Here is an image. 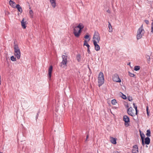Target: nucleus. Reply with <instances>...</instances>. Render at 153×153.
I'll list each match as a JSON object with an SVG mask.
<instances>
[{
    "label": "nucleus",
    "instance_id": "obj_1",
    "mask_svg": "<svg viewBox=\"0 0 153 153\" xmlns=\"http://www.w3.org/2000/svg\"><path fill=\"white\" fill-rule=\"evenodd\" d=\"M14 55L18 59H19L20 58L21 52L20 49L18 47L17 44H15L14 42Z\"/></svg>",
    "mask_w": 153,
    "mask_h": 153
},
{
    "label": "nucleus",
    "instance_id": "obj_2",
    "mask_svg": "<svg viewBox=\"0 0 153 153\" xmlns=\"http://www.w3.org/2000/svg\"><path fill=\"white\" fill-rule=\"evenodd\" d=\"M98 86L100 87L102 85L104 82V76L103 73L100 72L98 75Z\"/></svg>",
    "mask_w": 153,
    "mask_h": 153
},
{
    "label": "nucleus",
    "instance_id": "obj_3",
    "mask_svg": "<svg viewBox=\"0 0 153 153\" xmlns=\"http://www.w3.org/2000/svg\"><path fill=\"white\" fill-rule=\"evenodd\" d=\"M113 80L116 82H121L118 74H114L112 76Z\"/></svg>",
    "mask_w": 153,
    "mask_h": 153
},
{
    "label": "nucleus",
    "instance_id": "obj_4",
    "mask_svg": "<svg viewBox=\"0 0 153 153\" xmlns=\"http://www.w3.org/2000/svg\"><path fill=\"white\" fill-rule=\"evenodd\" d=\"M123 120L125 122V125L126 126L129 125L128 123L130 122L129 117L126 115H124L123 117Z\"/></svg>",
    "mask_w": 153,
    "mask_h": 153
},
{
    "label": "nucleus",
    "instance_id": "obj_5",
    "mask_svg": "<svg viewBox=\"0 0 153 153\" xmlns=\"http://www.w3.org/2000/svg\"><path fill=\"white\" fill-rule=\"evenodd\" d=\"M76 27L79 28V30L78 31V33H75V35L76 36H79V33H81L82 30L84 28V26L81 23L79 24L77 26H76Z\"/></svg>",
    "mask_w": 153,
    "mask_h": 153
},
{
    "label": "nucleus",
    "instance_id": "obj_6",
    "mask_svg": "<svg viewBox=\"0 0 153 153\" xmlns=\"http://www.w3.org/2000/svg\"><path fill=\"white\" fill-rule=\"evenodd\" d=\"M93 39L97 41V42L98 43L99 42L100 40V38L99 36V34L98 32H96L94 33Z\"/></svg>",
    "mask_w": 153,
    "mask_h": 153
},
{
    "label": "nucleus",
    "instance_id": "obj_7",
    "mask_svg": "<svg viewBox=\"0 0 153 153\" xmlns=\"http://www.w3.org/2000/svg\"><path fill=\"white\" fill-rule=\"evenodd\" d=\"M133 111H134V110L131 107H130L128 109L127 113L129 115L134 117L135 116V115Z\"/></svg>",
    "mask_w": 153,
    "mask_h": 153
},
{
    "label": "nucleus",
    "instance_id": "obj_8",
    "mask_svg": "<svg viewBox=\"0 0 153 153\" xmlns=\"http://www.w3.org/2000/svg\"><path fill=\"white\" fill-rule=\"evenodd\" d=\"M93 42L95 50L97 51H99L100 49V48L99 45L97 44L98 42L95 40H93Z\"/></svg>",
    "mask_w": 153,
    "mask_h": 153
},
{
    "label": "nucleus",
    "instance_id": "obj_9",
    "mask_svg": "<svg viewBox=\"0 0 153 153\" xmlns=\"http://www.w3.org/2000/svg\"><path fill=\"white\" fill-rule=\"evenodd\" d=\"M144 30L143 29V25H142L138 29L137 31V33L140 34H143Z\"/></svg>",
    "mask_w": 153,
    "mask_h": 153
},
{
    "label": "nucleus",
    "instance_id": "obj_10",
    "mask_svg": "<svg viewBox=\"0 0 153 153\" xmlns=\"http://www.w3.org/2000/svg\"><path fill=\"white\" fill-rule=\"evenodd\" d=\"M138 148L137 145H135L133 147V149L132 150V153H138Z\"/></svg>",
    "mask_w": 153,
    "mask_h": 153
},
{
    "label": "nucleus",
    "instance_id": "obj_11",
    "mask_svg": "<svg viewBox=\"0 0 153 153\" xmlns=\"http://www.w3.org/2000/svg\"><path fill=\"white\" fill-rule=\"evenodd\" d=\"M53 71V66L52 65H51L49 68L48 72V76L51 79V75H52V71Z\"/></svg>",
    "mask_w": 153,
    "mask_h": 153
},
{
    "label": "nucleus",
    "instance_id": "obj_12",
    "mask_svg": "<svg viewBox=\"0 0 153 153\" xmlns=\"http://www.w3.org/2000/svg\"><path fill=\"white\" fill-rule=\"evenodd\" d=\"M84 46H86L88 47V53H91V51L90 50V46L89 45L87 41L86 40H85L84 41Z\"/></svg>",
    "mask_w": 153,
    "mask_h": 153
},
{
    "label": "nucleus",
    "instance_id": "obj_13",
    "mask_svg": "<svg viewBox=\"0 0 153 153\" xmlns=\"http://www.w3.org/2000/svg\"><path fill=\"white\" fill-rule=\"evenodd\" d=\"M73 28H74V31L73 32V33H74V36H76V37H78L80 35V34L81 33H79V36H76V35H75V33H78V31L79 30H78V28H77V27H73Z\"/></svg>",
    "mask_w": 153,
    "mask_h": 153
},
{
    "label": "nucleus",
    "instance_id": "obj_14",
    "mask_svg": "<svg viewBox=\"0 0 153 153\" xmlns=\"http://www.w3.org/2000/svg\"><path fill=\"white\" fill-rule=\"evenodd\" d=\"M67 61L64 60H62V62H61L59 66L60 67H62L63 65V67L66 66H67Z\"/></svg>",
    "mask_w": 153,
    "mask_h": 153
},
{
    "label": "nucleus",
    "instance_id": "obj_15",
    "mask_svg": "<svg viewBox=\"0 0 153 153\" xmlns=\"http://www.w3.org/2000/svg\"><path fill=\"white\" fill-rule=\"evenodd\" d=\"M117 139L112 137H110V141L113 144H116L117 143L116 142Z\"/></svg>",
    "mask_w": 153,
    "mask_h": 153
},
{
    "label": "nucleus",
    "instance_id": "obj_16",
    "mask_svg": "<svg viewBox=\"0 0 153 153\" xmlns=\"http://www.w3.org/2000/svg\"><path fill=\"white\" fill-rule=\"evenodd\" d=\"M50 1L52 7L55 8L56 6V0H50Z\"/></svg>",
    "mask_w": 153,
    "mask_h": 153
},
{
    "label": "nucleus",
    "instance_id": "obj_17",
    "mask_svg": "<svg viewBox=\"0 0 153 153\" xmlns=\"http://www.w3.org/2000/svg\"><path fill=\"white\" fill-rule=\"evenodd\" d=\"M145 143L146 145H149V144L150 142V140L149 137H146L144 139Z\"/></svg>",
    "mask_w": 153,
    "mask_h": 153
},
{
    "label": "nucleus",
    "instance_id": "obj_18",
    "mask_svg": "<svg viewBox=\"0 0 153 153\" xmlns=\"http://www.w3.org/2000/svg\"><path fill=\"white\" fill-rule=\"evenodd\" d=\"M15 8H16L18 11L20 12L21 13L22 12V8L19 4H16V6Z\"/></svg>",
    "mask_w": 153,
    "mask_h": 153
},
{
    "label": "nucleus",
    "instance_id": "obj_19",
    "mask_svg": "<svg viewBox=\"0 0 153 153\" xmlns=\"http://www.w3.org/2000/svg\"><path fill=\"white\" fill-rule=\"evenodd\" d=\"M9 4L10 5L12 6L13 8H15L16 3L11 0H10L9 1Z\"/></svg>",
    "mask_w": 153,
    "mask_h": 153
},
{
    "label": "nucleus",
    "instance_id": "obj_20",
    "mask_svg": "<svg viewBox=\"0 0 153 153\" xmlns=\"http://www.w3.org/2000/svg\"><path fill=\"white\" fill-rule=\"evenodd\" d=\"M65 55H63L62 56V60H64L68 61L67 60V57L68 56L66 55V53H64Z\"/></svg>",
    "mask_w": 153,
    "mask_h": 153
},
{
    "label": "nucleus",
    "instance_id": "obj_21",
    "mask_svg": "<svg viewBox=\"0 0 153 153\" xmlns=\"http://www.w3.org/2000/svg\"><path fill=\"white\" fill-rule=\"evenodd\" d=\"M26 22H24V19H23L21 22V25L23 28L25 29L26 27Z\"/></svg>",
    "mask_w": 153,
    "mask_h": 153
},
{
    "label": "nucleus",
    "instance_id": "obj_22",
    "mask_svg": "<svg viewBox=\"0 0 153 153\" xmlns=\"http://www.w3.org/2000/svg\"><path fill=\"white\" fill-rule=\"evenodd\" d=\"M108 27L109 28V32H112L113 31V29L111 25L109 22H108Z\"/></svg>",
    "mask_w": 153,
    "mask_h": 153
},
{
    "label": "nucleus",
    "instance_id": "obj_23",
    "mask_svg": "<svg viewBox=\"0 0 153 153\" xmlns=\"http://www.w3.org/2000/svg\"><path fill=\"white\" fill-rule=\"evenodd\" d=\"M143 34H140L138 33H137V40L139 39L142 38V37L143 35Z\"/></svg>",
    "mask_w": 153,
    "mask_h": 153
},
{
    "label": "nucleus",
    "instance_id": "obj_24",
    "mask_svg": "<svg viewBox=\"0 0 153 153\" xmlns=\"http://www.w3.org/2000/svg\"><path fill=\"white\" fill-rule=\"evenodd\" d=\"M140 134L141 140H144V138L145 137V134L143 133H141L140 131Z\"/></svg>",
    "mask_w": 153,
    "mask_h": 153
},
{
    "label": "nucleus",
    "instance_id": "obj_25",
    "mask_svg": "<svg viewBox=\"0 0 153 153\" xmlns=\"http://www.w3.org/2000/svg\"><path fill=\"white\" fill-rule=\"evenodd\" d=\"M146 134L148 137L151 136V131L150 130L148 129L147 130Z\"/></svg>",
    "mask_w": 153,
    "mask_h": 153
},
{
    "label": "nucleus",
    "instance_id": "obj_26",
    "mask_svg": "<svg viewBox=\"0 0 153 153\" xmlns=\"http://www.w3.org/2000/svg\"><path fill=\"white\" fill-rule=\"evenodd\" d=\"M80 55L79 54H77L76 56V59L78 62H79L80 60Z\"/></svg>",
    "mask_w": 153,
    "mask_h": 153
},
{
    "label": "nucleus",
    "instance_id": "obj_27",
    "mask_svg": "<svg viewBox=\"0 0 153 153\" xmlns=\"http://www.w3.org/2000/svg\"><path fill=\"white\" fill-rule=\"evenodd\" d=\"M140 69V67L139 66H135L134 67V70L135 71H137L139 70Z\"/></svg>",
    "mask_w": 153,
    "mask_h": 153
},
{
    "label": "nucleus",
    "instance_id": "obj_28",
    "mask_svg": "<svg viewBox=\"0 0 153 153\" xmlns=\"http://www.w3.org/2000/svg\"><path fill=\"white\" fill-rule=\"evenodd\" d=\"M11 60L13 61H16V59L13 56L10 57Z\"/></svg>",
    "mask_w": 153,
    "mask_h": 153
},
{
    "label": "nucleus",
    "instance_id": "obj_29",
    "mask_svg": "<svg viewBox=\"0 0 153 153\" xmlns=\"http://www.w3.org/2000/svg\"><path fill=\"white\" fill-rule=\"evenodd\" d=\"M128 75H129L131 76V77H134L135 76V75L133 74H132V73H131V72H130L129 71L128 72Z\"/></svg>",
    "mask_w": 153,
    "mask_h": 153
},
{
    "label": "nucleus",
    "instance_id": "obj_30",
    "mask_svg": "<svg viewBox=\"0 0 153 153\" xmlns=\"http://www.w3.org/2000/svg\"><path fill=\"white\" fill-rule=\"evenodd\" d=\"M117 103V101L115 99H113L111 100V103L113 105H115Z\"/></svg>",
    "mask_w": 153,
    "mask_h": 153
},
{
    "label": "nucleus",
    "instance_id": "obj_31",
    "mask_svg": "<svg viewBox=\"0 0 153 153\" xmlns=\"http://www.w3.org/2000/svg\"><path fill=\"white\" fill-rule=\"evenodd\" d=\"M40 113V111L39 110L36 114V120H37V119L38 118V117H39V113Z\"/></svg>",
    "mask_w": 153,
    "mask_h": 153
},
{
    "label": "nucleus",
    "instance_id": "obj_32",
    "mask_svg": "<svg viewBox=\"0 0 153 153\" xmlns=\"http://www.w3.org/2000/svg\"><path fill=\"white\" fill-rule=\"evenodd\" d=\"M146 58H147V62H148V63H149L150 61V59L149 56H147L146 57Z\"/></svg>",
    "mask_w": 153,
    "mask_h": 153
},
{
    "label": "nucleus",
    "instance_id": "obj_33",
    "mask_svg": "<svg viewBox=\"0 0 153 153\" xmlns=\"http://www.w3.org/2000/svg\"><path fill=\"white\" fill-rule=\"evenodd\" d=\"M122 94V95L121 96V97L123 99H126L127 98L126 96V95L122 93H121Z\"/></svg>",
    "mask_w": 153,
    "mask_h": 153
},
{
    "label": "nucleus",
    "instance_id": "obj_34",
    "mask_svg": "<svg viewBox=\"0 0 153 153\" xmlns=\"http://www.w3.org/2000/svg\"><path fill=\"white\" fill-rule=\"evenodd\" d=\"M127 98L128 100L130 101H131L132 100V98L131 97L128 96Z\"/></svg>",
    "mask_w": 153,
    "mask_h": 153
},
{
    "label": "nucleus",
    "instance_id": "obj_35",
    "mask_svg": "<svg viewBox=\"0 0 153 153\" xmlns=\"http://www.w3.org/2000/svg\"><path fill=\"white\" fill-rule=\"evenodd\" d=\"M133 105H134V108H135V111H137V106L136 105L135 103H133Z\"/></svg>",
    "mask_w": 153,
    "mask_h": 153
},
{
    "label": "nucleus",
    "instance_id": "obj_36",
    "mask_svg": "<svg viewBox=\"0 0 153 153\" xmlns=\"http://www.w3.org/2000/svg\"><path fill=\"white\" fill-rule=\"evenodd\" d=\"M151 32H153V22H152L151 27Z\"/></svg>",
    "mask_w": 153,
    "mask_h": 153
},
{
    "label": "nucleus",
    "instance_id": "obj_37",
    "mask_svg": "<svg viewBox=\"0 0 153 153\" xmlns=\"http://www.w3.org/2000/svg\"><path fill=\"white\" fill-rule=\"evenodd\" d=\"M144 22L147 25H148L149 24V20H145Z\"/></svg>",
    "mask_w": 153,
    "mask_h": 153
},
{
    "label": "nucleus",
    "instance_id": "obj_38",
    "mask_svg": "<svg viewBox=\"0 0 153 153\" xmlns=\"http://www.w3.org/2000/svg\"><path fill=\"white\" fill-rule=\"evenodd\" d=\"M29 13L30 15L33 14V12L32 10H30L29 11Z\"/></svg>",
    "mask_w": 153,
    "mask_h": 153
},
{
    "label": "nucleus",
    "instance_id": "obj_39",
    "mask_svg": "<svg viewBox=\"0 0 153 153\" xmlns=\"http://www.w3.org/2000/svg\"><path fill=\"white\" fill-rule=\"evenodd\" d=\"M146 111H147V115L148 116L149 113V111H148V106H147L146 107Z\"/></svg>",
    "mask_w": 153,
    "mask_h": 153
},
{
    "label": "nucleus",
    "instance_id": "obj_40",
    "mask_svg": "<svg viewBox=\"0 0 153 153\" xmlns=\"http://www.w3.org/2000/svg\"><path fill=\"white\" fill-rule=\"evenodd\" d=\"M89 37V36L88 35H86L84 38L86 39H88Z\"/></svg>",
    "mask_w": 153,
    "mask_h": 153
},
{
    "label": "nucleus",
    "instance_id": "obj_41",
    "mask_svg": "<svg viewBox=\"0 0 153 153\" xmlns=\"http://www.w3.org/2000/svg\"><path fill=\"white\" fill-rule=\"evenodd\" d=\"M142 145L143 146H144L145 145V142H144V140H142Z\"/></svg>",
    "mask_w": 153,
    "mask_h": 153
},
{
    "label": "nucleus",
    "instance_id": "obj_42",
    "mask_svg": "<svg viewBox=\"0 0 153 153\" xmlns=\"http://www.w3.org/2000/svg\"><path fill=\"white\" fill-rule=\"evenodd\" d=\"M30 15V17L31 18H33V14H32V15Z\"/></svg>",
    "mask_w": 153,
    "mask_h": 153
},
{
    "label": "nucleus",
    "instance_id": "obj_43",
    "mask_svg": "<svg viewBox=\"0 0 153 153\" xmlns=\"http://www.w3.org/2000/svg\"><path fill=\"white\" fill-rule=\"evenodd\" d=\"M136 111V113H135V114L136 115H137V114H138V110H137V111Z\"/></svg>",
    "mask_w": 153,
    "mask_h": 153
},
{
    "label": "nucleus",
    "instance_id": "obj_44",
    "mask_svg": "<svg viewBox=\"0 0 153 153\" xmlns=\"http://www.w3.org/2000/svg\"><path fill=\"white\" fill-rule=\"evenodd\" d=\"M113 153H120L119 152H118V151H115L113 152Z\"/></svg>",
    "mask_w": 153,
    "mask_h": 153
},
{
    "label": "nucleus",
    "instance_id": "obj_45",
    "mask_svg": "<svg viewBox=\"0 0 153 153\" xmlns=\"http://www.w3.org/2000/svg\"><path fill=\"white\" fill-rule=\"evenodd\" d=\"M107 11L108 13H110V11L109 10H108Z\"/></svg>",
    "mask_w": 153,
    "mask_h": 153
},
{
    "label": "nucleus",
    "instance_id": "obj_46",
    "mask_svg": "<svg viewBox=\"0 0 153 153\" xmlns=\"http://www.w3.org/2000/svg\"><path fill=\"white\" fill-rule=\"evenodd\" d=\"M89 137V136H88V135H87L86 136V140L88 138V137Z\"/></svg>",
    "mask_w": 153,
    "mask_h": 153
},
{
    "label": "nucleus",
    "instance_id": "obj_47",
    "mask_svg": "<svg viewBox=\"0 0 153 153\" xmlns=\"http://www.w3.org/2000/svg\"><path fill=\"white\" fill-rule=\"evenodd\" d=\"M126 107L127 108H129L128 107H129V106L128 105H127L126 106Z\"/></svg>",
    "mask_w": 153,
    "mask_h": 153
},
{
    "label": "nucleus",
    "instance_id": "obj_48",
    "mask_svg": "<svg viewBox=\"0 0 153 153\" xmlns=\"http://www.w3.org/2000/svg\"><path fill=\"white\" fill-rule=\"evenodd\" d=\"M128 65H130V62H129L128 64Z\"/></svg>",
    "mask_w": 153,
    "mask_h": 153
},
{
    "label": "nucleus",
    "instance_id": "obj_49",
    "mask_svg": "<svg viewBox=\"0 0 153 153\" xmlns=\"http://www.w3.org/2000/svg\"><path fill=\"white\" fill-rule=\"evenodd\" d=\"M146 146L147 147H148L147 145H146Z\"/></svg>",
    "mask_w": 153,
    "mask_h": 153
},
{
    "label": "nucleus",
    "instance_id": "obj_50",
    "mask_svg": "<svg viewBox=\"0 0 153 153\" xmlns=\"http://www.w3.org/2000/svg\"><path fill=\"white\" fill-rule=\"evenodd\" d=\"M0 153H2V152H0Z\"/></svg>",
    "mask_w": 153,
    "mask_h": 153
}]
</instances>
